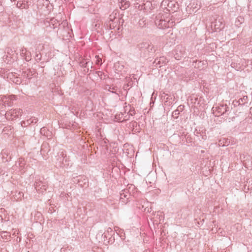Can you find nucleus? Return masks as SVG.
I'll return each instance as SVG.
<instances>
[{
	"instance_id": "f257e3e1",
	"label": "nucleus",
	"mask_w": 252,
	"mask_h": 252,
	"mask_svg": "<svg viewBox=\"0 0 252 252\" xmlns=\"http://www.w3.org/2000/svg\"><path fill=\"white\" fill-rule=\"evenodd\" d=\"M163 13H160L156 17L155 24L159 28L164 29L172 28L175 25V22L172 19L166 17Z\"/></svg>"
},
{
	"instance_id": "f03ea898",
	"label": "nucleus",
	"mask_w": 252,
	"mask_h": 252,
	"mask_svg": "<svg viewBox=\"0 0 252 252\" xmlns=\"http://www.w3.org/2000/svg\"><path fill=\"white\" fill-rule=\"evenodd\" d=\"M139 48L148 54H153L156 51L155 47L149 42H143L139 44Z\"/></svg>"
},
{
	"instance_id": "7ed1b4c3",
	"label": "nucleus",
	"mask_w": 252,
	"mask_h": 252,
	"mask_svg": "<svg viewBox=\"0 0 252 252\" xmlns=\"http://www.w3.org/2000/svg\"><path fill=\"white\" fill-rule=\"evenodd\" d=\"M22 110L20 108L11 109L6 112L5 116L7 119L12 120L19 118L22 115Z\"/></svg>"
},
{
	"instance_id": "20e7f679",
	"label": "nucleus",
	"mask_w": 252,
	"mask_h": 252,
	"mask_svg": "<svg viewBox=\"0 0 252 252\" xmlns=\"http://www.w3.org/2000/svg\"><path fill=\"white\" fill-rule=\"evenodd\" d=\"M58 158L57 160L59 161V166L60 167L65 166L68 164L66 163L67 162V158L66 156L65 152L62 151L59 153Z\"/></svg>"
},
{
	"instance_id": "39448f33",
	"label": "nucleus",
	"mask_w": 252,
	"mask_h": 252,
	"mask_svg": "<svg viewBox=\"0 0 252 252\" xmlns=\"http://www.w3.org/2000/svg\"><path fill=\"white\" fill-rule=\"evenodd\" d=\"M131 195L127 189H124L120 193V201L124 204H126L129 199Z\"/></svg>"
},
{
	"instance_id": "423d86ee",
	"label": "nucleus",
	"mask_w": 252,
	"mask_h": 252,
	"mask_svg": "<svg viewBox=\"0 0 252 252\" xmlns=\"http://www.w3.org/2000/svg\"><path fill=\"white\" fill-rule=\"evenodd\" d=\"M167 62L168 61L167 59L165 57L162 56L159 58L156 59L153 63L156 67H160L163 64H166Z\"/></svg>"
},
{
	"instance_id": "0eeeda50",
	"label": "nucleus",
	"mask_w": 252,
	"mask_h": 252,
	"mask_svg": "<svg viewBox=\"0 0 252 252\" xmlns=\"http://www.w3.org/2000/svg\"><path fill=\"white\" fill-rule=\"evenodd\" d=\"M34 187L37 191L42 192L44 190H46V186L40 182L35 181L34 183Z\"/></svg>"
},
{
	"instance_id": "6e6552de",
	"label": "nucleus",
	"mask_w": 252,
	"mask_h": 252,
	"mask_svg": "<svg viewBox=\"0 0 252 252\" xmlns=\"http://www.w3.org/2000/svg\"><path fill=\"white\" fill-rule=\"evenodd\" d=\"M206 61H193L192 63V65L195 68H197L199 70H202L204 68V66L206 65Z\"/></svg>"
},
{
	"instance_id": "1a4fd4ad",
	"label": "nucleus",
	"mask_w": 252,
	"mask_h": 252,
	"mask_svg": "<svg viewBox=\"0 0 252 252\" xmlns=\"http://www.w3.org/2000/svg\"><path fill=\"white\" fill-rule=\"evenodd\" d=\"M16 5L17 7L20 9H27L29 7L28 0L18 1Z\"/></svg>"
},
{
	"instance_id": "9d476101",
	"label": "nucleus",
	"mask_w": 252,
	"mask_h": 252,
	"mask_svg": "<svg viewBox=\"0 0 252 252\" xmlns=\"http://www.w3.org/2000/svg\"><path fill=\"white\" fill-rule=\"evenodd\" d=\"M20 55L22 57L24 58L26 61H29L31 60V56L28 55L26 48H23L20 50Z\"/></svg>"
},
{
	"instance_id": "9b49d317",
	"label": "nucleus",
	"mask_w": 252,
	"mask_h": 252,
	"mask_svg": "<svg viewBox=\"0 0 252 252\" xmlns=\"http://www.w3.org/2000/svg\"><path fill=\"white\" fill-rule=\"evenodd\" d=\"M120 8L122 10H125L129 6V2L126 0H118Z\"/></svg>"
},
{
	"instance_id": "f8f14e48",
	"label": "nucleus",
	"mask_w": 252,
	"mask_h": 252,
	"mask_svg": "<svg viewBox=\"0 0 252 252\" xmlns=\"http://www.w3.org/2000/svg\"><path fill=\"white\" fill-rule=\"evenodd\" d=\"M37 121H38V120L37 118H36L35 117L32 118L27 120L26 121H23L21 123V126H26V125H30V124H32V123L35 124L37 123Z\"/></svg>"
},
{
	"instance_id": "ddd939ff",
	"label": "nucleus",
	"mask_w": 252,
	"mask_h": 252,
	"mask_svg": "<svg viewBox=\"0 0 252 252\" xmlns=\"http://www.w3.org/2000/svg\"><path fill=\"white\" fill-rule=\"evenodd\" d=\"M105 89L117 94H119V93H120V89L116 86H110L108 85L106 87Z\"/></svg>"
},
{
	"instance_id": "4468645a",
	"label": "nucleus",
	"mask_w": 252,
	"mask_h": 252,
	"mask_svg": "<svg viewBox=\"0 0 252 252\" xmlns=\"http://www.w3.org/2000/svg\"><path fill=\"white\" fill-rule=\"evenodd\" d=\"M90 64L91 68L93 67L92 64L93 63L90 61H86L85 60H83L80 62V65L81 67L87 68L88 70H89V64Z\"/></svg>"
},
{
	"instance_id": "2eb2a0df",
	"label": "nucleus",
	"mask_w": 252,
	"mask_h": 252,
	"mask_svg": "<svg viewBox=\"0 0 252 252\" xmlns=\"http://www.w3.org/2000/svg\"><path fill=\"white\" fill-rule=\"evenodd\" d=\"M2 101L4 105H7L8 106H11L12 105V101H10L8 97L5 96H3L1 98Z\"/></svg>"
},
{
	"instance_id": "dca6fc26",
	"label": "nucleus",
	"mask_w": 252,
	"mask_h": 252,
	"mask_svg": "<svg viewBox=\"0 0 252 252\" xmlns=\"http://www.w3.org/2000/svg\"><path fill=\"white\" fill-rule=\"evenodd\" d=\"M248 96H243V97L240 98L238 100L239 104L244 105L248 102Z\"/></svg>"
},
{
	"instance_id": "f3484780",
	"label": "nucleus",
	"mask_w": 252,
	"mask_h": 252,
	"mask_svg": "<svg viewBox=\"0 0 252 252\" xmlns=\"http://www.w3.org/2000/svg\"><path fill=\"white\" fill-rule=\"evenodd\" d=\"M7 53L10 58H13L14 54H15V51L13 50L11 48H8L7 49Z\"/></svg>"
},
{
	"instance_id": "a211bd4d",
	"label": "nucleus",
	"mask_w": 252,
	"mask_h": 252,
	"mask_svg": "<svg viewBox=\"0 0 252 252\" xmlns=\"http://www.w3.org/2000/svg\"><path fill=\"white\" fill-rule=\"evenodd\" d=\"M138 24L140 27L143 28L146 25L147 23L145 20L142 19L139 21Z\"/></svg>"
},
{
	"instance_id": "6ab92c4d",
	"label": "nucleus",
	"mask_w": 252,
	"mask_h": 252,
	"mask_svg": "<svg viewBox=\"0 0 252 252\" xmlns=\"http://www.w3.org/2000/svg\"><path fill=\"white\" fill-rule=\"evenodd\" d=\"M1 236L2 238H5L6 240L8 239L7 237H8L9 238L10 237V235H9L8 233H7V232H4V231H3L1 233Z\"/></svg>"
},
{
	"instance_id": "aec40b11",
	"label": "nucleus",
	"mask_w": 252,
	"mask_h": 252,
	"mask_svg": "<svg viewBox=\"0 0 252 252\" xmlns=\"http://www.w3.org/2000/svg\"><path fill=\"white\" fill-rule=\"evenodd\" d=\"M180 113V112L179 111V110L176 109L175 110H174L173 112L172 116L174 118L177 119V118H178V116H179V115Z\"/></svg>"
},
{
	"instance_id": "412c9836",
	"label": "nucleus",
	"mask_w": 252,
	"mask_h": 252,
	"mask_svg": "<svg viewBox=\"0 0 252 252\" xmlns=\"http://www.w3.org/2000/svg\"><path fill=\"white\" fill-rule=\"evenodd\" d=\"M222 141L223 144L221 145V146H227L230 143V141L228 139H226L225 138H223V140L221 139V141Z\"/></svg>"
},
{
	"instance_id": "4be33fe9",
	"label": "nucleus",
	"mask_w": 252,
	"mask_h": 252,
	"mask_svg": "<svg viewBox=\"0 0 252 252\" xmlns=\"http://www.w3.org/2000/svg\"><path fill=\"white\" fill-rule=\"evenodd\" d=\"M243 18L241 17H238L235 22V24L236 26H239V25H240L242 23V20L243 21Z\"/></svg>"
},
{
	"instance_id": "5701e85b",
	"label": "nucleus",
	"mask_w": 252,
	"mask_h": 252,
	"mask_svg": "<svg viewBox=\"0 0 252 252\" xmlns=\"http://www.w3.org/2000/svg\"><path fill=\"white\" fill-rule=\"evenodd\" d=\"M41 57H42V56H41V54H36V56H35L36 61H37V62L40 61L41 60Z\"/></svg>"
},
{
	"instance_id": "b1692460",
	"label": "nucleus",
	"mask_w": 252,
	"mask_h": 252,
	"mask_svg": "<svg viewBox=\"0 0 252 252\" xmlns=\"http://www.w3.org/2000/svg\"><path fill=\"white\" fill-rule=\"evenodd\" d=\"M184 105H180L178 107L177 109L179 110V111L180 112H182L184 110Z\"/></svg>"
},
{
	"instance_id": "393cba45",
	"label": "nucleus",
	"mask_w": 252,
	"mask_h": 252,
	"mask_svg": "<svg viewBox=\"0 0 252 252\" xmlns=\"http://www.w3.org/2000/svg\"><path fill=\"white\" fill-rule=\"evenodd\" d=\"M8 97V98H9L10 100L11 101L15 99V98H16V96L14 95H9Z\"/></svg>"
},
{
	"instance_id": "a878e982",
	"label": "nucleus",
	"mask_w": 252,
	"mask_h": 252,
	"mask_svg": "<svg viewBox=\"0 0 252 252\" xmlns=\"http://www.w3.org/2000/svg\"><path fill=\"white\" fill-rule=\"evenodd\" d=\"M95 57L97 58L96 63L97 64H99V63L101 61V59L99 58L98 56H96Z\"/></svg>"
},
{
	"instance_id": "bb28decb",
	"label": "nucleus",
	"mask_w": 252,
	"mask_h": 252,
	"mask_svg": "<svg viewBox=\"0 0 252 252\" xmlns=\"http://www.w3.org/2000/svg\"><path fill=\"white\" fill-rule=\"evenodd\" d=\"M221 111L223 109H225V112L227 111L226 105L224 106L223 104H221Z\"/></svg>"
},
{
	"instance_id": "cd10ccee",
	"label": "nucleus",
	"mask_w": 252,
	"mask_h": 252,
	"mask_svg": "<svg viewBox=\"0 0 252 252\" xmlns=\"http://www.w3.org/2000/svg\"><path fill=\"white\" fill-rule=\"evenodd\" d=\"M109 26H110V28L111 29H114V27H115V25H114V24H112L111 23H110L109 24Z\"/></svg>"
},
{
	"instance_id": "c85d7f7f",
	"label": "nucleus",
	"mask_w": 252,
	"mask_h": 252,
	"mask_svg": "<svg viewBox=\"0 0 252 252\" xmlns=\"http://www.w3.org/2000/svg\"><path fill=\"white\" fill-rule=\"evenodd\" d=\"M217 108H218V107H213L212 108V110H213V113H214V114H215V110H217Z\"/></svg>"
},
{
	"instance_id": "c756f323",
	"label": "nucleus",
	"mask_w": 252,
	"mask_h": 252,
	"mask_svg": "<svg viewBox=\"0 0 252 252\" xmlns=\"http://www.w3.org/2000/svg\"><path fill=\"white\" fill-rule=\"evenodd\" d=\"M112 17V15H110V21H111V22H113Z\"/></svg>"
},
{
	"instance_id": "7c9ffc66",
	"label": "nucleus",
	"mask_w": 252,
	"mask_h": 252,
	"mask_svg": "<svg viewBox=\"0 0 252 252\" xmlns=\"http://www.w3.org/2000/svg\"><path fill=\"white\" fill-rule=\"evenodd\" d=\"M112 231V229L111 228H110V227H109V228L108 229V231Z\"/></svg>"
},
{
	"instance_id": "2f4dec72",
	"label": "nucleus",
	"mask_w": 252,
	"mask_h": 252,
	"mask_svg": "<svg viewBox=\"0 0 252 252\" xmlns=\"http://www.w3.org/2000/svg\"><path fill=\"white\" fill-rule=\"evenodd\" d=\"M112 231V229L111 228H110V227H109V228L108 229V231Z\"/></svg>"
},
{
	"instance_id": "473e14b6",
	"label": "nucleus",
	"mask_w": 252,
	"mask_h": 252,
	"mask_svg": "<svg viewBox=\"0 0 252 252\" xmlns=\"http://www.w3.org/2000/svg\"><path fill=\"white\" fill-rule=\"evenodd\" d=\"M175 59H176L179 60V56H175Z\"/></svg>"
},
{
	"instance_id": "72a5a7b5",
	"label": "nucleus",
	"mask_w": 252,
	"mask_h": 252,
	"mask_svg": "<svg viewBox=\"0 0 252 252\" xmlns=\"http://www.w3.org/2000/svg\"><path fill=\"white\" fill-rule=\"evenodd\" d=\"M167 2H168V0H163L162 1V3H163V2L166 3Z\"/></svg>"
},
{
	"instance_id": "f704fd0d",
	"label": "nucleus",
	"mask_w": 252,
	"mask_h": 252,
	"mask_svg": "<svg viewBox=\"0 0 252 252\" xmlns=\"http://www.w3.org/2000/svg\"><path fill=\"white\" fill-rule=\"evenodd\" d=\"M44 130V128H41V132H42L43 130Z\"/></svg>"
},
{
	"instance_id": "c9c22d12",
	"label": "nucleus",
	"mask_w": 252,
	"mask_h": 252,
	"mask_svg": "<svg viewBox=\"0 0 252 252\" xmlns=\"http://www.w3.org/2000/svg\"><path fill=\"white\" fill-rule=\"evenodd\" d=\"M250 110L251 112H252V107L250 108Z\"/></svg>"
},
{
	"instance_id": "e433bc0d",
	"label": "nucleus",
	"mask_w": 252,
	"mask_h": 252,
	"mask_svg": "<svg viewBox=\"0 0 252 252\" xmlns=\"http://www.w3.org/2000/svg\"><path fill=\"white\" fill-rule=\"evenodd\" d=\"M90 67H91V65H90V64H89V68Z\"/></svg>"
},
{
	"instance_id": "4c0bfd02",
	"label": "nucleus",
	"mask_w": 252,
	"mask_h": 252,
	"mask_svg": "<svg viewBox=\"0 0 252 252\" xmlns=\"http://www.w3.org/2000/svg\"><path fill=\"white\" fill-rule=\"evenodd\" d=\"M215 116H219V115H218V114H216L215 115Z\"/></svg>"
},
{
	"instance_id": "58836bf2",
	"label": "nucleus",
	"mask_w": 252,
	"mask_h": 252,
	"mask_svg": "<svg viewBox=\"0 0 252 252\" xmlns=\"http://www.w3.org/2000/svg\"><path fill=\"white\" fill-rule=\"evenodd\" d=\"M11 1H15V0H10Z\"/></svg>"
}]
</instances>
